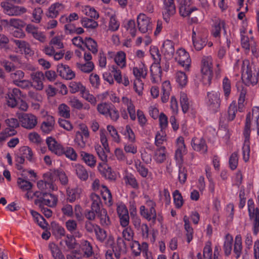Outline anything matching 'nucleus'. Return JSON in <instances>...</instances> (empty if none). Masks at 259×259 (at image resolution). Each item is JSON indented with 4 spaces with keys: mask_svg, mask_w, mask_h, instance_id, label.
<instances>
[{
    "mask_svg": "<svg viewBox=\"0 0 259 259\" xmlns=\"http://www.w3.org/2000/svg\"><path fill=\"white\" fill-rule=\"evenodd\" d=\"M132 72L136 78L134 83V88L139 95H141L143 90V83L142 79L145 78L147 75L148 69L145 63L139 61L133 67Z\"/></svg>",
    "mask_w": 259,
    "mask_h": 259,
    "instance_id": "f257e3e1",
    "label": "nucleus"
},
{
    "mask_svg": "<svg viewBox=\"0 0 259 259\" xmlns=\"http://www.w3.org/2000/svg\"><path fill=\"white\" fill-rule=\"evenodd\" d=\"M206 30L201 26L193 27L192 39L194 48L196 51L202 49L206 44Z\"/></svg>",
    "mask_w": 259,
    "mask_h": 259,
    "instance_id": "f03ea898",
    "label": "nucleus"
},
{
    "mask_svg": "<svg viewBox=\"0 0 259 259\" xmlns=\"http://www.w3.org/2000/svg\"><path fill=\"white\" fill-rule=\"evenodd\" d=\"M241 72L243 80L247 85H254L257 83L259 77L257 74V76L253 75L251 67L248 60L242 61Z\"/></svg>",
    "mask_w": 259,
    "mask_h": 259,
    "instance_id": "7ed1b4c3",
    "label": "nucleus"
},
{
    "mask_svg": "<svg viewBox=\"0 0 259 259\" xmlns=\"http://www.w3.org/2000/svg\"><path fill=\"white\" fill-rule=\"evenodd\" d=\"M248 216L252 224V230L254 234L256 235L259 232V209L255 207V204L252 199L247 201Z\"/></svg>",
    "mask_w": 259,
    "mask_h": 259,
    "instance_id": "20e7f679",
    "label": "nucleus"
},
{
    "mask_svg": "<svg viewBox=\"0 0 259 259\" xmlns=\"http://www.w3.org/2000/svg\"><path fill=\"white\" fill-rule=\"evenodd\" d=\"M58 196L50 192H40L38 199H35L34 204L38 206L46 205L50 207H55L58 203Z\"/></svg>",
    "mask_w": 259,
    "mask_h": 259,
    "instance_id": "39448f33",
    "label": "nucleus"
},
{
    "mask_svg": "<svg viewBox=\"0 0 259 259\" xmlns=\"http://www.w3.org/2000/svg\"><path fill=\"white\" fill-rule=\"evenodd\" d=\"M201 70L204 83L209 84L212 78V59L210 56L202 58Z\"/></svg>",
    "mask_w": 259,
    "mask_h": 259,
    "instance_id": "423d86ee",
    "label": "nucleus"
},
{
    "mask_svg": "<svg viewBox=\"0 0 259 259\" xmlns=\"http://www.w3.org/2000/svg\"><path fill=\"white\" fill-rule=\"evenodd\" d=\"M19 121L22 127L31 130L33 128L37 123V118L31 113L17 114Z\"/></svg>",
    "mask_w": 259,
    "mask_h": 259,
    "instance_id": "0eeeda50",
    "label": "nucleus"
},
{
    "mask_svg": "<svg viewBox=\"0 0 259 259\" xmlns=\"http://www.w3.org/2000/svg\"><path fill=\"white\" fill-rule=\"evenodd\" d=\"M175 60L185 70H189L191 59L189 54L185 49L180 48L177 51Z\"/></svg>",
    "mask_w": 259,
    "mask_h": 259,
    "instance_id": "6e6552de",
    "label": "nucleus"
},
{
    "mask_svg": "<svg viewBox=\"0 0 259 259\" xmlns=\"http://www.w3.org/2000/svg\"><path fill=\"white\" fill-rule=\"evenodd\" d=\"M139 30L143 33L151 31L152 23L151 18L144 13L139 14L137 18Z\"/></svg>",
    "mask_w": 259,
    "mask_h": 259,
    "instance_id": "1a4fd4ad",
    "label": "nucleus"
},
{
    "mask_svg": "<svg viewBox=\"0 0 259 259\" xmlns=\"http://www.w3.org/2000/svg\"><path fill=\"white\" fill-rule=\"evenodd\" d=\"M213 23L211 26V35L217 39L219 42L220 41L221 32L223 30L224 34H226V24L224 20L219 18L213 19Z\"/></svg>",
    "mask_w": 259,
    "mask_h": 259,
    "instance_id": "9d476101",
    "label": "nucleus"
},
{
    "mask_svg": "<svg viewBox=\"0 0 259 259\" xmlns=\"http://www.w3.org/2000/svg\"><path fill=\"white\" fill-rule=\"evenodd\" d=\"M44 120L42 122L40 125V130L45 134H49L54 130L55 120L54 117L48 114L47 112L42 111L41 112Z\"/></svg>",
    "mask_w": 259,
    "mask_h": 259,
    "instance_id": "9b49d317",
    "label": "nucleus"
},
{
    "mask_svg": "<svg viewBox=\"0 0 259 259\" xmlns=\"http://www.w3.org/2000/svg\"><path fill=\"white\" fill-rule=\"evenodd\" d=\"M221 102L220 94L219 92L212 91L207 93L206 103L210 110L214 112L218 111Z\"/></svg>",
    "mask_w": 259,
    "mask_h": 259,
    "instance_id": "f8f14e48",
    "label": "nucleus"
},
{
    "mask_svg": "<svg viewBox=\"0 0 259 259\" xmlns=\"http://www.w3.org/2000/svg\"><path fill=\"white\" fill-rule=\"evenodd\" d=\"M116 211L119 218L120 225L122 227L128 226L130 217L125 205L122 202L118 203L117 204Z\"/></svg>",
    "mask_w": 259,
    "mask_h": 259,
    "instance_id": "ddd939ff",
    "label": "nucleus"
},
{
    "mask_svg": "<svg viewBox=\"0 0 259 259\" xmlns=\"http://www.w3.org/2000/svg\"><path fill=\"white\" fill-rule=\"evenodd\" d=\"M110 71L114 79L118 84H122L125 87L130 84V81L126 75H122L120 68L116 65H112L110 67Z\"/></svg>",
    "mask_w": 259,
    "mask_h": 259,
    "instance_id": "4468645a",
    "label": "nucleus"
},
{
    "mask_svg": "<svg viewBox=\"0 0 259 259\" xmlns=\"http://www.w3.org/2000/svg\"><path fill=\"white\" fill-rule=\"evenodd\" d=\"M3 12L9 16H20L27 11L26 8L22 6H14L7 4H4L2 6Z\"/></svg>",
    "mask_w": 259,
    "mask_h": 259,
    "instance_id": "2eb2a0df",
    "label": "nucleus"
},
{
    "mask_svg": "<svg viewBox=\"0 0 259 259\" xmlns=\"http://www.w3.org/2000/svg\"><path fill=\"white\" fill-rule=\"evenodd\" d=\"M19 121L15 118H11L6 119L5 123L8 127L4 130L2 133L3 136L5 137L15 135L17 134V131L15 128L19 127Z\"/></svg>",
    "mask_w": 259,
    "mask_h": 259,
    "instance_id": "dca6fc26",
    "label": "nucleus"
},
{
    "mask_svg": "<svg viewBox=\"0 0 259 259\" xmlns=\"http://www.w3.org/2000/svg\"><path fill=\"white\" fill-rule=\"evenodd\" d=\"M246 126V129L244 130L243 135L244 137V142L242 147L243 159L245 162H247L250 157V142L249 138L250 131H249L248 127Z\"/></svg>",
    "mask_w": 259,
    "mask_h": 259,
    "instance_id": "f3484780",
    "label": "nucleus"
},
{
    "mask_svg": "<svg viewBox=\"0 0 259 259\" xmlns=\"http://www.w3.org/2000/svg\"><path fill=\"white\" fill-rule=\"evenodd\" d=\"M46 143L49 150L52 153L59 156L63 154L64 148L63 146L52 137H49L47 138Z\"/></svg>",
    "mask_w": 259,
    "mask_h": 259,
    "instance_id": "a211bd4d",
    "label": "nucleus"
},
{
    "mask_svg": "<svg viewBox=\"0 0 259 259\" xmlns=\"http://www.w3.org/2000/svg\"><path fill=\"white\" fill-rule=\"evenodd\" d=\"M67 102L71 108L77 110L84 109L89 111L91 109L90 105L88 103L83 104L77 97L69 96L67 98Z\"/></svg>",
    "mask_w": 259,
    "mask_h": 259,
    "instance_id": "6ab92c4d",
    "label": "nucleus"
},
{
    "mask_svg": "<svg viewBox=\"0 0 259 259\" xmlns=\"http://www.w3.org/2000/svg\"><path fill=\"white\" fill-rule=\"evenodd\" d=\"M108 54L111 58H113L114 61L117 67L120 69L124 68L126 66V54L122 51L115 53L113 52H109Z\"/></svg>",
    "mask_w": 259,
    "mask_h": 259,
    "instance_id": "aec40b11",
    "label": "nucleus"
},
{
    "mask_svg": "<svg viewBox=\"0 0 259 259\" xmlns=\"http://www.w3.org/2000/svg\"><path fill=\"white\" fill-rule=\"evenodd\" d=\"M191 146L194 150L201 154H205L207 151V146L205 141L202 137L193 138L191 141Z\"/></svg>",
    "mask_w": 259,
    "mask_h": 259,
    "instance_id": "412c9836",
    "label": "nucleus"
},
{
    "mask_svg": "<svg viewBox=\"0 0 259 259\" xmlns=\"http://www.w3.org/2000/svg\"><path fill=\"white\" fill-rule=\"evenodd\" d=\"M186 147L184 143V139L183 137H179L176 140V150L175 157L177 160L182 162L183 155L186 153Z\"/></svg>",
    "mask_w": 259,
    "mask_h": 259,
    "instance_id": "4be33fe9",
    "label": "nucleus"
},
{
    "mask_svg": "<svg viewBox=\"0 0 259 259\" xmlns=\"http://www.w3.org/2000/svg\"><path fill=\"white\" fill-rule=\"evenodd\" d=\"M164 9L163 12V19L166 22L169 20V17L176 13V7L174 0H164Z\"/></svg>",
    "mask_w": 259,
    "mask_h": 259,
    "instance_id": "5701e85b",
    "label": "nucleus"
},
{
    "mask_svg": "<svg viewBox=\"0 0 259 259\" xmlns=\"http://www.w3.org/2000/svg\"><path fill=\"white\" fill-rule=\"evenodd\" d=\"M57 71L61 77L67 80L72 79L75 76V72L68 65L63 64L57 66Z\"/></svg>",
    "mask_w": 259,
    "mask_h": 259,
    "instance_id": "b1692460",
    "label": "nucleus"
},
{
    "mask_svg": "<svg viewBox=\"0 0 259 259\" xmlns=\"http://www.w3.org/2000/svg\"><path fill=\"white\" fill-rule=\"evenodd\" d=\"M219 132L226 143H227L232 135V132L228 128V124L225 119L222 117L220 118L219 124Z\"/></svg>",
    "mask_w": 259,
    "mask_h": 259,
    "instance_id": "393cba45",
    "label": "nucleus"
},
{
    "mask_svg": "<svg viewBox=\"0 0 259 259\" xmlns=\"http://www.w3.org/2000/svg\"><path fill=\"white\" fill-rule=\"evenodd\" d=\"M151 80L153 83H156L160 81L162 70L159 63L154 62L150 67Z\"/></svg>",
    "mask_w": 259,
    "mask_h": 259,
    "instance_id": "a878e982",
    "label": "nucleus"
},
{
    "mask_svg": "<svg viewBox=\"0 0 259 259\" xmlns=\"http://www.w3.org/2000/svg\"><path fill=\"white\" fill-rule=\"evenodd\" d=\"M161 51L165 58H171L175 53L174 43L169 39L164 40L162 45Z\"/></svg>",
    "mask_w": 259,
    "mask_h": 259,
    "instance_id": "bb28decb",
    "label": "nucleus"
},
{
    "mask_svg": "<svg viewBox=\"0 0 259 259\" xmlns=\"http://www.w3.org/2000/svg\"><path fill=\"white\" fill-rule=\"evenodd\" d=\"M33 81L32 86L37 90H41L44 88L42 80L44 79V73L41 71L33 72L30 75Z\"/></svg>",
    "mask_w": 259,
    "mask_h": 259,
    "instance_id": "cd10ccee",
    "label": "nucleus"
},
{
    "mask_svg": "<svg viewBox=\"0 0 259 259\" xmlns=\"http://www.w3.org/2000/svg\"><path fill=\"white\" fill-rule=\"evenodd\" d=\"M65 9V5L62 3L56 2L52 4L48 9L47 16L49 18H55Z\"/></svg>",
    "mask_w": 259,
    "mask_h": 259,
    "instance_id": "c85d7f7f",
    "label": "nucleus"
},
{
    "mask_svg": "<svg viewBox=\"0 0 259 259\" xmlns=\"http://www.w3.org/2000/svg\"><path fill=\"white\" fill-rule=\"evenodd\" d=\"M80 247L84 257L90 258V259L93 257V255L94 253L93 246L89 241L84 239L81 240L80 242Z\"/></svg>",
    "mask_w": 259,
    "mask_h": 259,
    "instance_id": "c756f323",
    "label": "nucleus"
},
{
    "mask_svg": "<svg viewBox=\"0 0 259 259\" xmlns=\"http://www.w3.org/2000/svg\"><path fill=\"white\" fill-rule=\"evenodd\" d=\"M259 118V108L255 107H254L252 110V113H248L246 117L245 124L244 129H246V126L248 127L249 131H251V122L252 121H254L256 123L258 122V119Z\"/></svg>",
    "mask_w": 259,
    "mask_h": 259,
    "instance_id": "7c9ffc66",
    "label": "nucleus"
},
{
    "mask_svg": "<svg viewBox=\"0 0 259 259\" xmlns=\"http://www.w3.org/2000/svg\"><path fill=\"white\" fill-rule=\"evenodd\" d=\"M140 213L141 215L147 221L155 222L157 217L156 210H150L146 208L145 206L141 205L140 207Z\"/></svg>",
    "mask_w": 259,
    "mask_h": 259,
    "instance_id": "2f4dec72",
    "label": "nucleus"
},
{
    "mask_svg": "<svg viewBox=\"0 0 259 259\" xmlns=\"http://www.w3.org/2000/svg\"><path fill=\"white\" fill-rule=\"evenodd\" d=\"M14 42L19 49L21 53L31 56L33 54V51L30 48L29 43L24 40L15 39Z\"/></svg>",
    "mask_w": 259,
    "mask_h": 259,
    "instance_id": "473e14b6",
    "label": "nucleus"
},
{
    "mask_svg": "<svg viewBox=\"0 0 259 259\" xmlns=\"http://www.w3.org/2000/svg\"><path fill=\"white\" fill-rule=\"evenodd\" d=\"M90 137L81 135L79 132H76L74 142L76 147L80 149H84L88 145Z\"/></svg>",
    "mask_w": 259,
    "mask_h": 259,
    "instance_id": "72a5a7b5",
    "label": "nucleus"
},
{
    "mask_svg": "<svg viewBox=\"0 0 259 259\" xmlns=\"http://www.w3.org/2000/svg\"><path fill=\"white\" fill-rule=\"evenodd\" d=\"M121 101L122 103L127 107L131 119L132 120H135L136 118V110L132 100L126 97H123Z\"/></svg>",
    "mask_w": 259,
    "mask_h": 259,
    "instance_id": "f704fd0d",
    "label": "nucleus"
},
{
    "mask_svg": "<svg viewBox=\"0 0 259 259\" xmlns=\"http://www.w3.org/2000/svg\"><path fill=\"white\" fill-rule=\"evenodd\" d=\"M184 222V229L186 232L185 236L187 242L189 243L193 238L194 230L191 226L189 218L187 215H185L183 218Z\"/></svg>",
    "mask_w": 259,
    "mask_h": 259,
    "instance_id": "c9c22d12",
    "label": "nucleus"
},
{
    "mask_svg": "<svg viewBox=\"0 0 259 259\" xmlns=\"http://www.w3.org/2000/svg\"><path fill=\"white\" fill-rule=\"evenodd\" d=\"M37 187L40 192H48L50 190H57V187L52 183L47 182L42 180L38 181L37 183Z\"/></svg>",
    "mask_w": 259,
    "mask_h": 259,
    "instance_id": "e433bc0d",
    "label": "nucleus"
},
{
    "mask_svg": "<svg viewBox=\"0 0 259 259\" xmlns=\"http://www.w3.org/2000/svg\"><path fill=\"white\" fill-rule=\"evenodd\" d=\"M80 156L83 162L90 167L93 168L96 166V158L93 154L81 151Z\"/></svg>",
    "mask_w": 259,
    "mask_h": 259,
    "instance_id": "4c0bfd02",
    "label": "nucleus"
},
{
    "mask_svg": "<svg viewBox=\"0 0 259 259\" xmlns=\"http://www.w3.org/2000/svg\"><path fill=\"white\" fill-rule=\"evenodd\" d=\"M90 198L92 201L91 209L95 210L97 213H99L102 206L100 196L95 193H92Z\"/></svg>",
    "mask_w": 259,
    "mask_h": 259,
    "instance_id": "58836bf2",
    "label": "nucleus"
},
{
    "mask_svg": "<svg viewBox=\"0 0 259 259\" xmlns=\"http://www.w3.org/2000/svg\"><path fill=\"white\" fill-rule=\"evenodd\" d=\"M153 158L158 163H161L166 159V148L164 146L158 147L154 152Z\"/></svg>",
    "mask_w": 259,
    "mask_h": 259,
    "instance_id": "ea45409f",
    "label": "nucleus"
},
{
    "mask_svg": "<svg viewBox=\"0 0 259 259\" xmlns=\"http://www.w3.org/2000/svg\"><path fill=\"white\" fill-rule=\"evenodd\" d=\"M222 89L224 93V99L227 101L231 95V81L227 76H225L222 80Z\"/></svg>",
    "mask_w": 259,
    "mask_h": 259,
    "instance_id": "a19ab883",
    "label": "nucleus"
},
{
    "mask_svg": "<svg viewBox=\"0 0 259 259\" xmlns=\"http://www.w3.org/2000/svg\"><path fill=\"white\" fill-rule=\"evenodd\" d=\"M97 214L101 226L104 227H107L111 225V220L105 209H102L99 213Z\"/></svg>",
    "mask_w": 259,
    "mask_h": 259,
    "instance_id": "79ce46f5",
    "label": "nucleus"
},
{
    "mask_svg": "<svg viewBox=\"0 0 259 259\" xmlns=\"http://www.w3.org/2000/svg\"><path fill=\"white\" fill-rule=\"evenodd\" d=\"M2 22L5 23L8 28L13 27L16 29H19L23 28L25 25L24 22L17 18H11L10 20H3Z\"/></svg>",
    "mask_w": 259,
    "mask_h": 259,
    "instance_id": "37998d69",
    "label": "nucleus"
},
{
    "mask_svg": "<svg viewBox=\"0 0 259 259\" xmlns=\"http://www.w3.org/2000/svg\"><path fill=\"white\" fill-rule=\"evenodd\" d=\"M100 193L105 204L108 206L112 205L113 204L112 195L108 188L105 186H102Z\"/></svg>",
    "mask_w": 259,
    "mask_h": 259,
    "instance_id": "c03bdc74",
    "label": "nucleus"
},
{
    "mask_svg": "<svg viewBox=\"0 0 259 259\" xmlns=\"http://www.w3.org/2000/svg\"><path fill=\"white\" fill-rule=\"evenodd\" d=\"M233 241V236L230 234L225 236V241L223 245L224 253L226 256H229L232 251V243Z\"/></svg>",
    "mask_w": 259,
    "mask_h": 259,
    "instance_id": "a18cd8bd",
    "label": "nucleus"
},
{
    "mask_svg": "<svg viewBox=\"0 0 259 259\" xmlns=\"http://www.w3.org/2000/svg\"><path fill=\"white\" fill-rule=\"evenodd\" d=\"M75 173L77 177L81 181H85L89 178L88 172L82 165L77 164L75 166Z\"/></svg>",
    "mask_w": 259,
    "mask_h": 259,
    "instance_id": "49530a36",
    "label": "nucleus"
},
{
    "mask_svg": "<svg viewBox=\"0 0 259 259\" xmlns=\"http://www.w3.org/2000/svg\"><path fill=\"white\" fill-rule=\"evenodd\" d=\"M69 88L71 94L79 93L80 94L86 87L80 81H72L69 83Z\"/></svg>",
    "mask_w": 259,
    "mask_h": 259,
    "instance_id": "de8ad7c7",
    "label": "nucleus"
},
{
    "mask_svg": "<svg viewBox=\"0 0 259 259\" xmlns=\"http://www.w3.org/2000/svg\"><path fill=\"white\" fill-rule=\"evenodd\" d=\"M130 246L134 256H140L141 252H143V242L140 244L139 241L133 240L130 243Z\"/></svg>",
    "mask_w": 259,
    "mask_h": 259,
    "instance_id": "09e8293b",
    "label": "nucleus"
},
{
    "mask_svg": "<svg viewBox=\"0 0 259 259\" xmlns=\"http://www.w3.org/2000/svg\"><path fill=\"white\" fill-rule=\"evenodd\" d=\"M20 154L30 162H34L35 158L31 149L28 146H22L19 149Z\"/></svg>",
    "mask_w": 259,
    "mask_h": 259,
    "instance_id": "8fccbe9b",
    "label": "nucleus"
},
{
    "mask_svg": "<svg viewBox=\"0 0 259 259\" xmlns=\"http://www.w3.org/2000/svg\"><path fill=\"white\" fill-rule=\"evenodd\" d=\"M242 238L240 235H237L235 238L233 251L235 257L238 258L242 254Z\"/></svg>",
    "mask_w": 259,
    "mask_h": 259,
    "instance_id": "3c124183",
    "label": "nucleus"
},
{
    "mask_svg": "<svg viewBox=\"0 0 259 259\" xmlns=\"http://www.w3.org/2000/svg\"><path fill=\"white\" fill-rule=\"evenodd\" d=\"M126 184L130 185L133 188L138 189L139 187V184L135 177L131 173L126 172L123 177Z\"/></svg>",
    "mask_w": 259,
    "mask_h": 259,
    "instance_id": "603ef678",
    "label": "nucleus"
},
{
    "mask_svg": "<svg viewBox=\"0 0 259 259\" xmlns=\"http://www.w3.org/2000/svg\"><path fill=\"white\" fill-rule=\"evenodd\" d=\"M80 95L82 99L90 103L91 105L93 106L96 105L97 103V98L90 93L89 90L87 88L84 89Z\"/></svg>",
    "mask_w": 259,
    "mask_h": 259,
    "instance_id": "864d4df0",
    "label": "nucleus"
},
{
    "mask_svg": "<svg viewBox=\"0 0 259 259\" xmlns=\"http://www.w3.org/2000/svg\"><path fill=\"white\" fill-rule=\"evenodd\" d=\"M49 247L54 259H65L61 249L56 244L50 243Z\"/></svg>",
    "mask_w": 259,
    "mask_h": 259,
    "instance_id": "5fc2aeb1",
    "label": "nucleus"
},
{
    "mask_svg": "<svg viewBox=\"0 0 259 259\" xmlns=\"http://www.w3.org/2000/svg\"><path fill=\"white\" fill-rule=\"evenodd\" d=\"M81 11L84 15L92 18L97 19L99 17V14L97 11L91 6H82Z\"/></svg>",
    "mask_w": 259,
    "mask_h": 259,
    "instance_id": "6e6d98bb",
    "label": "nucleus"
},
{
    "mask_svg": "<svg viewBox=\"0 0 259 259\" xmlns=\"http://www.w3.org/2000/svg\"><path fill=\"white\" fill-rule=\"evenodd\" d=\"M84 44L86 47L93 54H96L98 51V46L96 40L91 37H85L84 39Z\"/></svg>",
    "mask_w": 259,
    "mask_h": 259,
    "instance_id": "4d7b16f0",
    "label": "nucleus"
},
{
    "mask_svg": "<svg viewBox=\"0 0 259 259\" xmlns=\"http://www.w3.org/2000/svg\"><path fill=\"white\" fill-rule=\"evenodd\" d=\"M76 67L81 72L85 73L91 72L94 69L95 66L93 62H85V63H76Z\"/></svg>",
    "mask_w": 259,
    "mask_h": 259,
    "instance_id": "13d9d810",
    "label": "nucleus"
},
{
    "mask_svg": "<svg viewBox=\"0 0 259 259\" xmlns=\"http://www.w3.org/2000/svg\"><path fill=\"white\" fill-rule=\"evenodd\" d=\"M119 26V21L117 20L115 14H112L110 17V19L108 23V30L112 32L116 31L118 30Z\"/></svg>",
    "mask_w": 259,
    "mask_h": 259,
    "instance_id": "bf43d9fd",
    "label": "nucleus"
},
{
    "mask_svg": "<svg viewBox=\"0 0 259 259\" xmlns=\"http://www.w3.org/2000/svg\"><path fill=\"white\" fill-rule=\"evenodd\" d=\"M172 196L175 207L178 209L181 208L183 205L184 199L179 190H175L172 193Z\"/></svg>",
    "mask_w": 259,
    "mask_h": 259,
    "instance_id": "052dcab7",
    "label": "nucleus"
},
{
    "mask_svg": "<svg viewBox=\"0 0 259 259\" xmlns=\"http://www.w3.org/2000/svg\"><path fill=\"white\" fill-rule=\"evenodd\" d=\"M81 192V190L78 188L68 190L67 199L69 201L72 202L75 201L76 199L79 198Z\"/></svg>",
    "mask_w": 259,
    "mask_h": 259,
    "instance_id": "680f3d73",
    "label": "nucleus"
},
{
    "mask_svg": "<svg viewBox=\"0 0 259 259\" xmlns=\"http://www.w3.org/2000/svg\"><path fill=\"white\" fill-rule=\"evenodd\" d=\"M114 154L116 159L120 162L126 161L127 164L131 165L133 163L132 160H126V156L123 150L120 148H116L114 150Z\"/></svg>",
    "mask_w": 259,
    "mask_h": 259,
    "instance_id": "e2e57ef3",
    "label": "nucleus"
},
{
    "mask_svg": "<svg viewBox=\"0 0 259 259\" xmlns=\"http://www.w3.org/2000/svg\"><path fill=\"white\" fill-rule=\"evenodd\" d=\"M246 93V90L243 88L242 89L240 92L238 100V110L240 112H243L245 109V101Z\"/></svg>",
    "mask_w": 259,
    "mask_h": 259,
    "instance_id": "0e129e2a",
    "label": "nucleus"
},
{
    "mask_svg": "<svg viewBox=\"0 0 259 259\" xmlns=\"http://www.w3.org/2000/svg\"><path fill=\"white\" fill-rule=\"evenodd\" d=\"M237 112V108L235 101H233L230 104L228 109V117L227 120L228 121L233 120Z\"/></svg>",
    "mask_w": 259,
    "mask_h": 259,
    "instance_id": "69168bd1",
    "label": "nucleus"
},
{
    "mask_svg": "<svg viewBox=\"0 0 259 259\" xmlns=\"http://www.w3.org/2000/svg\"><path fill=\"white\" fill-rule=\"evenodd\" d=\"M176 79L179 85L183 88L188 83V77L187 75L182 71H178L176 74Z\"/></svg>",
    "mask_w": 259,
    "mask_h": 259,
    "instance_id": "338daca9",
    "label": "nucleus"
},
{
    "mask_svg": "<svg viewBox=\"0 0 259 259\" xmlns=\"http://www.w3.org/2000/svg\"><path fill=\"white\" fill-rule=\"evenodd\" d=\"M81 23L83 27L90 29H95L98 26V23L97 21L87 17H84L81 19Z\"/></svg>",
    "mask_w": 259,
    "mask_h": 259,
    "instance_id": "774afa93",
    "label": "nucleus"
}]
</instances>
